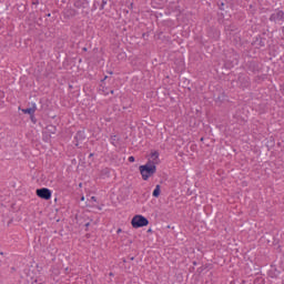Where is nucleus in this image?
I'll return each instance as SVG.
<instances>
[{
	"label": "nucleus",
	"instance_id": "obj_8",
	"mask_svg": "<svg viewBox=\"0 0 284 284\" xmlns=\"http://www.w3.org/2000/svg\"><path fill=\"white\" fill-rule=\"evenodd\" d=\"M30 119L33 123H37V118H34V114L30 115Z\"/></svg>",
	"mask_w": 284,
	"mask_h": 284
},
{
	"label": "nucleus",
	"instance_id": "obj_5",
	"mask_svg": "<svg viewBox=\"0 0 284 284\" xmlns=\"http://www.w3.org/2000/svg\"><path fill=\"white\" fill-rule=\"evenodd\" d=\"M22 112H23V114H29L30 116H32V114H34V112H37V104H33L29 109H22Z\"/></svg>",
	"mask_w": 284,
	"mask_h": 284
},
{
	"label": "nucleus",
	"instance_id": "obj_15",
	"mask_svg": "<svg viewBox=\"0 0 284 284\" xmlns=\"http://www.w3.org/2000/svg\"><path fill=\"white\" fill-rule=\"evenodd\" d=\"M148 232H149V233L152 232V229H149Z\"/></svg>",
	"mask_w": 284,
	"mask_h": 284
},
{
	"label": "nucleus",
	"instance_id": "obj_4",
	"mask_svg": "<svg viewBox=\"0 0 284 284\" xmlns=\"http://www.w3.org/2000/svg\"><path fill=\"white\" fill-rule=\"evenodd\" d=\"M159 151H151L150 155H149V160H148V164L149 165H159L160 160H159Z\"/></svg>",
	"mask_w": 284,
	"mask_h": 284
},
{
	"label": "nucleus",
	"instance_id": "obj_3",
	"mask_svg": "<svg viewBox=\"0 0 284 284\" xmlns=\"http://www.w3.org/2000/svg\"><path fill=\"white\" fill-rule=\"evenodd\" d=\"M36 194L40 199H44V201H50V199H52V191H50V189H38Z\"/></svg>",
	"mask_w": 284,
	"mask_h": 284
},
{
	"label": "nucleus",
	"instance_id": "obj_2",
	"mask_svg": "<svg viewBox=\"0 0 284 284\" xmlns=\"http://www.w3.org/2000/svg\"><path fill=\"white\" fill-rule=\"evenodd\" d=\"M131 225L136 230L139 227H145L150 225V221H148L143 215H134L131 220Z\"/></svg>",
	"mask_w": 284,
	"mask_h": 284
},
{
	"label": "nucleus",
	"instance_id": "obj_12",
	"mask_svg": "<svg viewBox=\"0 0 284 284\" xmlns=\"http://www.w3.org/2000/svg\"><path fill=\"white\" fill-rule=\"evenodd\" d=\"M105 80H108V75H105V77H104V79H103L102 81H105Z\"/></svg>",
	"mask_w": 284,
	"mask_h": 284
},
{
	"label": "nucleus",
	"instance_id": "obj_10",
	"mask_svg": "<svg viewBox=\"0 0 284 284\" xmlns=\"http://www.w3.org/2000/svg\"><path fill=\"white\" fill-rule=\"evenodd\" d=\"M121 232H123L122 229H118V230H116V234H121Z\"/></svg>",
	"mask_w": 284,
	"mask_h": 284
},
{
	"label": "nucleus",
	"instance_id": "obj_6",
	"mask_svg": "<svg viewBox=\"0 0 284 284\" xmlns=\"http://www.w3.org/2000/svg\"><path fill=\"white\" fill-rule=\"evenodd\" d=\"M153 196L155 197V199H159V196H161V185H156L155 186V189H154V191H153Z\"/></svg>",
	"mask_w": 284,
	"mask_h": 284
},
{
	"label": "nucleus",
	"instance_id": "obj_14",
	"mask_svg": "<svg viewBox=\"0 0 284 284\" xmlns=\"http://www.w3.org/2000/svg\"><path fill=\"white\" fill-rule=\"evenodd\" d=\"M85 227H90V223H87V224H85Z\"/></svg>",
	"mask_w": 284,
	"mask_h": 284
},
{
	"label": "nucleus",
	"instance_id": "obj_11",
	"mask_svg": "<svg viewBox=\"0 0 284 284\" xmlns=\"http://www.w3.org/2000/svg\"><path fill=\"white\" fill-rule=\"evenodd\" d=\"M91 201H93L94 203H97V197H95V196H92V197H91Z\"/></svg>",
	"mask_w": 284,
	"mask_h": 284
},
{
	"label": "nucleus",
	"instance_id": "obj_1",
	"mask_svg": "<svg viewBox=\"0 0 284 284\" xmlns=\"http://www.w3.org/2000/svg\"><path fill=\"white\" fill-rule=\"evenodd\" d=\"M139 172L141 174L142 181H149L153 175L156 174V165L148 163L140 165Z\"/></svg>",
	"mask_w": 284,
	"mask_h": 284
},
{
	"label": "nucleus",
	"instance_id": "obj_13",
	"mask_svg": "<svg viewBox=\"0 0 284 284\" xmlns=\"http://www.w3.org/2000/svg\"><path fill=\"white\" fill-rule=\"evenodd\" d=\"M81 201H85V196H82V197H81Z\"/></svg>",
	"mask_w": 284,
	"mask_h": 284
},
{
	"label": "nucleus",
	"instance_id": "obj_9",
	"mask_svg": "<svg viewBox=\"0 0 284 284\" xmlns=\"http://www.w3.org/2000/svg\"><path fill=\"white\" fill-rule=\"evenodd\" d=\"M130 163H134V156L129 158Z\"/></svg>",
	"mask_w": 284,
	"mask_h": 284
},
{
	"label": "nucleus",
	"instance_id": "obj_16",
	"mask_svg": "<svg viewBox=\"0 0 284 284\" xmlns=\"http://www.w3.org/2000/svg\"><path fill=\"white\" fill-rule=\"evenodd\" d=\"M215 101H220V98L215 99Z\"/></svg>",
	"mask_w": 284,
	"mask_h": 284
},
{
	"label": "nucleus",
	"instance_id": "obj_7",
	"mask_svg": "<svg viewBox=\"0 0 284 284\" xmlns=\"http://www.w3.org/2000/svg\"><path fill=\"white\" fill-rule=\"evenodd\" d=\"M106 4H108V1L103 0V1H102V4H101V10H103Z\"/></svg>",
	"mask_w": 284,
	"mask_h": 284
}]
</instances>
